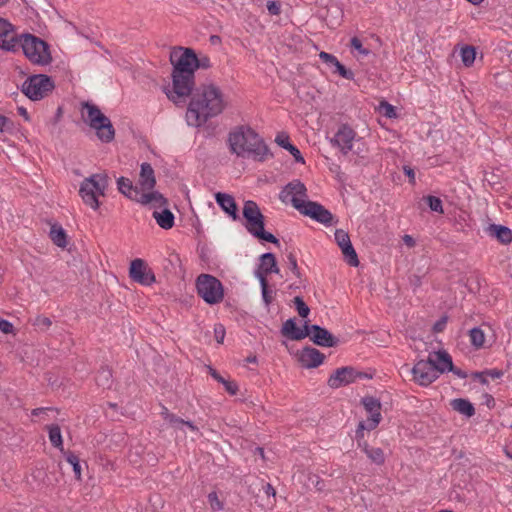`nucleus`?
I'll return each instance as SVG.
<instances>
[{"mask_svg":"<svg viewBox=\"0 0 512 512\" xmlns=\"http://www.w3.org/2000/svg\"><path fill=\"white\" fill-rule=\"evenodd\" d=\"M66 460L73 467L76 478L81 479V466L78 457L74 454H69Z\"/></svg>","mask_w":512,"mask_h":512,"instance_id":"nucleus-41","label":"nucleus"},{"mask_svg":"<svg viewBox=\"0 0 512 512\" xmlns=\"http://www.w3.org/2000/svg\"><path fill=\"white\" fill-rule=\"evenodd\" d=\"M297 358L304 368L311 369L320 366L325 360V355L315 348L305 347L297 353Z\"/></svg>","mask_w":512,"mask_h":512,"instance_id":"nucleus-20","label":"nucleus"},{"mask_svg":"<svg viewBox=\"0 0 512 512\" xmlns=\"http://www.w3.org/2000/svg\"><path fill=\"white\" fill-rule=\"evenodd\" d=\"M243 217L246 220V229L253 236L274 244L278 243V239L273 234L264 230V216L254 201L248 200L244 203Z\"/></svg>","mask_w":512,"mask_h":512,"instance_id":"nucleus-5","label":"nucleus"},{"mask_svg":"<svg viewBox=\"0 0 512 512\" xmlns=\"http://www.w3.org/2000/svg\"><path fill=\"white\" fill-rule=\"evenodd\" d=\"M309 332L307 337L319 346L323 347H334L337 345V339L326 329L318 326V325H309Z\"/></svg>","mask_w":512,"mask_h":512,"instance_id":"nucleus-21","label":"nucleus"},{"mask_svg":"<svg viewBox=\"0 0 512 512\" xmlns=\"http://www.w3.org/2000/svg\"><path fill=\"white\" fill-rule=\"evenodd\" d=\"M403 242L408 246V247H414L415 246V240L414 238L411 236V235H404L403 236Z\"/></svg>","mask_w":512,"mask_h":512,"instance_id":"nucleus-56","label":"nucleus"},{"mask_svg":"<svg viewBox=\"0 0 512 512\" xmlns=\"http://www.w3.org/2000/svg\"><path fill=\"white\" fill-rule=\"evenodd\" d=\"M267 9H268V12L271 15H278V14H280V4H279V2L269 1L267 3Z\"/></svg>","mask_w":512,"mask_h":512,"instance_id":"nucleus-50","label":"nucleus"},{"mask_svg":"<svg viewBox=\"0 0 512 512\" xmlns=\"http://www.w3.org/2000/svg\"><path fill=\"white\" fill-rule=\"evenodd\" d=\"M51 324V320L45 316H38L34 321V325L40 328L41 330H47L51 326Z\"/></svg>","mask_w":512,"mask_h":512,"instance_id":"nucleus-44","label":"nucleus"},{"mask_svg":"<svg viewBox=\"0 0 512 512\" xmlns=\"http://www.w3.org/2000/svg\"><path fill=\"white\" fill-rule=\"evenodd\" d=\"M184 428L189 429L191 432H194L197 434L199 433V429L192 422L184 421Z\"/></svg>","mask_w":512,"mask_h":512,"instance_id":"nucleus-58","label":"nucleus"},{"mask_svg":"<svg viewBox=\"0 0 512 512\" xmlns=\"http://www.w3.org/2000/svg\"><path fill=\"white\" fill-rule=\"evenodd\" d=\"M307 188L300 180L295 179L289 182L280 192L279 199L281 202L290 203L299 212L304 208L307 200Z\"/></svg>","mask_w":512,"mask_h":512,"instance_id":"nucleus-13","label":"nucleus"},{"mask_svg":"<svg viewBox=\"0 0 512 512\" xmlns=\"http://www.w3.org/2000/svg\"><path fill=\"white\" fill-rule=\"evenodd\" d=\"M275 142L282 148L286 149L287 150V147H289V145H291L290 141H289V136L284 133V132H281L279 134H277L276 138H275Z\"/></svg>","mask_w":512,"mask_h":512,"instance_id":"nucleus-45","label":"nucleus"},{"mask_svg":"<svg viewBox=\"0 0 512 512\" xmlns=\"http://www.w3.org/2000/svg\"><path fill=\"white\" fill-rule=\"evenodd\" d=\"M117 187L120 193L142 205L157 209L166 205V199L159 192H140L138 187H134L132 182L126 177H120L117 180Z\"/></svg>","mask_w":512,"mask_h":512,"instance_id":"nucleus-7","label":"nucleus"},{"mask_svg":"<svg viewBox=\"0 0 512 512\" xmlns=\"http://www.w3.org/2000/svg\"><path fill=\"white\" fill-rule=\"evenodd\" d=\"M54 89L53 80L45 74L30 76L22 84L21 91L32 101L46 97Z\"/></svg>","mask_w":512,"mask_h":512,"instance_id":"nucleus-10","label":"nucleus"},{"mask_svg":"<svg viewBox=\"0 0 512 512\" xmlns=\"http://www.w3.org/2000/svg\"><path fill=\"white\" fill-rule=\"evenodd\" d=\"M160 414H161L162 418H163L164 420H166V419H167V417H168L171 413L169 412V410H168L166 407H162V410H161V413H160Z\"/></svg>","mask_w":512,"mask_h":512,"instance_id":"nucleus-60","label":"nucleus"},{"mask_svg":"<svg viewBox=\"0 0 512 512\" xmlns=\"http://www.w3.org/2000/svg\"><path fill=\"white\" fill-rule=\"evenodd\" d=\"M9 124L8 118L3 115H0V132H3L7 129Z\"/></svg>","mask_w":512,"mask_h":512,"instance_id":"nucleus-57","label":"nucleus"},{"mask_svg":"<svg viewBox=\"0 0 512 512\" xmlns=\"http://www.w3.org/2000/svg\"><path fill=\"white\" fill-rule=\"evenodd\" d=\"M0 331L4 334H14V326L7 320H0Z\"/></svg>","mask_w":512,"mask_h":512,"instance_id":"nucleus-47","label":"nucleus"},{"mask_svg":"<svg viewBox=\"0 0 512 512\" xmlns=\"http://www.w3.org/2000/svg\"><path fill=\"white\" fill-rule=\"evenodd\" d=\"M172 83L163 88L167 98L175 104H183L195 85L194 76L172 73Z\"/></svg>","mask_w":512,"mask_h":512,"instance_id":"nucleus-9","label":"nucleus"},{"mask_svg":"<svg viewBox=\"0 0 512 512\" xmlns=\"http://www.w3.org/2000/svg\"><path fill=\"white\" fill-rule=\"evenodd\" d=\"M44 411L43 408H36L32 411V414L33 415H39L40 413H42Z\"/></svg>","mask_w":512,"mask_h":512,"instance_id":"nucleus-61","label":"nucleus"},{"mask_svg":"<svg viewBox=\"0 0 512 512\" xmlns=\"http://www.w3.org/2000/svg\"><path fill=\"white\" fill-rule=\"evenodd\" d=\"M319 58L330 68H333V73H338L341 77L352 80L354 73L342 65L339 60L332 54L327 52H320Z\"/></svg>","mask_w":512,"mask_h":512,"instance_id":"nucleus-25","label":"nucleus"},{"mask_svg":"<svg viewBox=\"0 0 512 512\" xmlns=\"http://www.w3.org/2000/svg\"><path fill=\"white\" fill-rule=\"evenodd\" d=\"M294 303L296 305V309L298 311V314L306 318L309 314V307L304 303V301L300 297H295Z\"/></svg>","mask_w":512,"mask_h":512,"instance_id":"nucleus-42","label":"nucleus"},{"mask_svg":"<svg viewBox=\"0 0 512 512\" xmlns=\"http://www.w3.org/2000/svg\"><path fill=\"white\" fill-rule=\"evenodd\" d=\"M426 201L429 205V208L432 211L438 212L440 214H442L444 212L443 206H442V201L440 198L435 197V196H428V197H426Z\"/></svg>","mask_w":512,"mask_h":512,"instance_id":"nucleus-40","label":"nucleus"},{"mask_svg":"<svg viewBox=\"0 0 512 512\" xmlns=\"http://www.w3.org/2000/svg\"><path fill=\"white\" fill-rule=\"evenodd\" d=\"M469 337H470L471 345L475 349H481L484 347L485 342H486V335L481 328H479V327L472 328L469 331Z\"/></svg>","mask_w":512,"mask_h":512,"instance_id":"nucleus-32","label":"nucleus"},{"mask_svg":"<svg viewBox=\"0 0 512 512\" xmlns=\"http://www.w3.org/2000/svg\"><path fill=\"white\" fill-rule=\"evenodd\" d=\"M153 218L156 220L157 224L163 229H170L174 225V215L167 208H164L161 211L155 210L153 212Z\"/></svg>","mask_w":512,"mask_h":512,"instance_id":"nucleus-30","label":"nucleus"},{"mask_svg":"<svg viewBox=\"0 0 512 512\" xmlns=\"http://www.w3.org/2000/svg\"><path fill=\"white\" fill-rule=\"evenodd\" d=\"M230 105L229 97L214 83L200 85L193 92L186 111L189 126L200 127L209 119L221 115Z\"/></svg>","mask_w":512,"mask_h":512,"instance_id":"nucleus-1","label":"nucleus"},{"mask_svg":"<svg viewBox=\"0 0 512 512\" xmlns=\"http://www.w3.org/2000/svg\"><path fill=\"white\" fill-rule=\"evenodd\" d=\"M170 61L173 66L172 73L194 76V72L201 66L196 54L192 49L178 47L172 50L170 54ZM208 60L202 63V66L207 67Z\"/></svg>","mask_w":512,"mask_h":512,"instance_id":"nucleus-8","label":"nucleus"},{"mask_svg":"<svg viewBox=\"0 0 512 512\" xmlns=\"http://www.w3.org/2000/svg\"><path fill=\"white\" fill-rule=\"evenodd\" d=\"M451 407L457 411L458 413L466 416L471 417L475 414V409L472 405V403L466 399L458 398L453 399L450 402Z\"/></svg>","mask_w":512,"mask_h":512,"instance_id":"nucleus-31","label":"nucleus"},{"mask_svg":"<svg viewBox=\"0 0 512 512\" xmlns=\"http://www.w3.org/2000/svg\"><path fill=\"white\" fill-rule=\"evenodd\" d=\"M488 232L501 243L508 244L512 241V232L508 227L492 224L488 227Z\"/></svg>","mask_w":512,"mask_h":512,"instance_id":"nucleus-29","label":"nucleus"},{"mask_svg":"<svg viewBox=\"0 0 512 512\" xmlns=\"http://www.w3.org/2000/svg\"><path fill=\"white\" fill-rule=\"evenodd\" d=\"M350 46L357 51L359 56L366 57L370 54V50L363 47L361 40L357 37L350 40Z\"/></svg>","mask_w":512,"mask_h":512,"instance_id":"nucleus-38","label":"nucleus"},{"mask_svg":"<svg viewBox=\"0 0 512 512\" xmlns=\"http://www.w3.org/2000/svg\"><path fill=\"white\" fill-rule=\"evenodd\" d=\"M490 375H491L492 377H497V378H498V377H500V376H501V372H499V371H491V372H490Z\"/></svg>","mask_w":512,"mask_h":512,"instance_id":"nucleus-63","label":"nucleus"},{"mask_svg":"<svg viewBox=\"0 0 512 512\" xmlns=\"http://www.w3.org/2000/svg\"><path fill=\"white\" fill-rule=\"evenodd\" d=\"M262 290V297L266 305H269L273 300L272 291L268 289L267 280L259 281Z\"/></svg>","mask_w":512,"mask_h":512,"instance_id":"nucleus-43","label":"nucleus"},{"mask_svg":"<svg viewBox=\"0 0 512 512\" xmlns=\"http://www.w3.org/2000/svg\"><path fill=\"white\" fill-rule=\"evenodd\" d=\"M214 337L219 344L223 343L224 338H225V328L223 325H221V324L215 325Z\"/></svg>","mask_w":512,"mask_h":512,"instance_id":"nucleus-46","label":"nucleus"},{"mask_svg":"<svg viewBox=\"0 0 512 512\" xmlns=\"http://www.w3.org/2000/svg\"><path fill=\"white\" fill-rule=\"evenodd\" d=\"M227 145L231 154L241 158H250L264 162L273 157L264 139L250 126L234 127L227 136Z\"/></svg>","mask_w":512,"mask_h":512,"instance_id":"nucleus-2","label":"nucleus"},{"mask_svg":"<svg viewBox=\"0 0 512 512\" xmlns=\"http://www.w3.org/2000/svg\"><path fill=\"white\" fill-rule=\"evenodd\" d=\"M208 499L213 509H219L221 507L216 493H210Z\"/></svg>","mask_w":512,"mask_h":512,"instance_id":"nucleus-53","label":"nucleus"},{"mask_svg":"<svg viewBox=\"0 0 512 512\" xmlns=\"http://www.w3.org/2000/svg\"><path fill=\"white\" fill-rule=\"evenodd\" d=\"M156 184V179L154 175V170L148 163H143L141 165V171L139 175V180L137 183L138 189H140V192H154L153 188Z\"/></svg>","mask_w":512,"mask_h":512,"instance_id":"nucleus-24","label":"nucleus"},{"mask_svg":"<svg viewBox=\"0 0 512 512\" xmlns=\"http://www.w3.org/2000/svg\"><path fill=\"white\" fill-rule=\"evenodd\" d=\"M362 404L369 416L365 422L359 423L357 434L362 433L364 430L375 429L382 420L381 403L379 400L374 397L366 396L362 399Z\"/></svg>","mask_w":512,"mask_h":512,"instance_id":"nucleus-14","label":"nucleus"},{"mask_svg":"<svg viewBox=\"0 0 512 512\" xmlns=\"http://www.w3.org/2000/svg\"><path fill=\"white\" fill-rule=\"evenodd\" d=\"M246 361L249 363H255L257 361V359L255 356H250L246 359Z\"/></svg>","mask_w":512,"mask_h":512,"instance_id":"nucleus-64","label":"nucleus"},{"mask_svg":"<svg viewBox=\"0 0 512 512\" xmlns=\"http://www.w3.org/2000/svg\"><path fill=\"white\" fill-rule=\"evenodd\" d=\"M129 276L132 280L141 285L149 286L155 282L153 272L142 259H134L130 263Z\"/></svg>","mask_w":512,"mask_h":512,"instance_id":"nucleus-16","label":"nucleus"},{"mask_svg":"<svg viewBox=\"0 0 512 512\" xmlns=\"http://www.w3.org/2000/svg\"><path fill=\"white\" fill-rule=\"evenodd\" d=\"M463 64L467 67L471 66L476 58V50L472 46H465L460 51Z\"/></svg>","mask_w":512,"mask_h":512,"instance_id":"nucleus-36","label":"nucleus"},{"mask_svg":"<svg viewBox=\"0 0 512 512\" xmlns=\"http://www.w3.org/2000/svg\"><path fill=\"white\" fill-rule=\"evenodd\" d=\"M49 440L51 444L59 449H63V440L61 435V430L58 425H50L48 426Z\"/></svg>","mask_w":512,"mask_h":512,"instance_id":"nucleus-34","label":"nucleus"},{"mask_svg":"<svg viewBox=\"0 0 512 512\" xmlns=\"http://www.w3.org/2000/svg\"><path fill=\"white\" fill-rule=\"evenodd\" d=\"M83 117L85 121L96 131L97 137L102 142H111L115 136V130L111 121L98 107L86 103L83 105Z\"/></svg>","mask_w":512,"mask_h":512,"instance_id":"nucleus-6","label":"nucleus"},{"mask_svg":"<svg viewBox=\"0 0 512 512\" xmlns=\"http://www.w3.org/2000/svg\"><path fill=\"white\" fill-rule=\"evenodd\" d=\"M288 263H289V269L295 274V275H298L299 272H298V266H297V261H296V258L293 254H289L288 255Z\"/></svg>","mask_w":512,"mask_h":512,"instance_id":"nucleus-51","label":"nucleus"},{"mask_svg":"<svg viewBox=\"0 0 512 512\" xmlns=\"http://www.w3.org/2000/svg\"><path fill=\"white\" fill-rule=\"evenodd\" d=\"M171 427L178 431L185 432L184 420L171 413L165 420Z\"/></svg>","mask_w":512,"mask_h":512,"instance_id":"nucleus-39","label":"nucleus"},{"mask_svg":"<svg viewBox=\"0 0 512 512\" xmlns=\"http://www.w3.org/2000/svg\"><path fill=\"white\" fill-rule=\"evenodd\" d=\"M364 452L368 456V458L374 463L381 465L385 461L384 452L380 448L369 447L368 445L364 446Z\"/></svg>","mask_w":512,"mask_h":512,"instance_id":"nucleus-35","label":"nucleus"},{"mask_svg":"<svg viewBox=\"0 0 512 512\" xmlns=\"http://www.w3.org/2000/svg\"><path fill=\"white\" fill-rule=\"evenodd\" d=\"M308 323L305 322L303 328H299L293 319H288L282 327V333L293 340H301L308 336Z\"/></svg>","mask_w":512,"mask_h":512,"instance_id":"nucleus-27","label":"nucleus"},{"mask_svg":"<svg viewBox=\"0 0 512 512\" xmlns=\"http://www.w3.org/2000/svg\"><path fill=\"white\" fill-rule=\"evenodd\" d=\"M361 376V373L356 372L351 367L339 368L329 377L328 385L329 387L336 389L353 383L358 377Z\"/></svg>","mask_w":512,"mask_h":512,"instance_id":"nucleus-19","label":"nucleus"},{"mask_svg":"<svg viewBox=\"0 0 512 512\" xmlns=\"http://www.w3.org/2000/svg\"><path fill=\"white\" fill-rule=\"evenodd\" d=\"M332 144L345 155L352 151L360 154L365 150L362 138L357 137V133L347 125H343L337 130L332 139Z\"/></svg>","mask_w":512,"mask_h":512,"instance_id":"nucleus-12","label":"nucleus"},{"mask_svg":"<svg viewBox=\"0 0 512 512\" xmlns=\"http://www.w3.org/2000/svg\"><path fill=\"white\" fill-rule=\"evenodd\" d=\"M377 111L383 116L393 119L397 117L396 108L386 101H381L377 107Z\"/></svg>","mask_w":512,"mask_h":512,"instance_id":"nucleus-37","label":"nucleus"},{"mask_svg":"<svg viewBox=\"0 0 512 512\" xmlns=\"http://www.w3.org/2000/svg\"><path fill=\"white\" fill-rule=\"evenodd\" d=\"M211 376L216 380L219 376V373H217L214 369H210Z\"/></svg>","mask_w":512,"mask_h":512,"instance_id":"nucleus-62","label":"nucleus"},{"mask_svg":"<svg viewBox=\"0 0 512 512\" xmlns=\"http://www.w3.org/2000/svg\"><path fill=\"white\" fill-rule=\"evenodd\" d=\"M287 150L293 155L294 159L299 163H304V158L302 157L299 149L295 147L294 145H289L287 147Z\"/></svg>","mask_w":512,"mask_h":512,"instance_id":"nucleus-49","label":"nucleus"},{"mask_svg":"<svg viewBox=\"0 0 512 512\" xmlns=\"http://www.w3.org/2000/svg\"><path fill=\"white\" fill-rule=\"evenodd\" d=\"M276 258L272 253H265L260 257V264L255 271V276L259 281L266 280L270 273H278Z\"/></svg>","mask_w":512,"mask_h":512,"instance_id":"nucleus-23","label":"nucleus"},{"mask_svg":"<svg viewBox=\"0 0 512 512\" xmlns=\"http://www.w3.org/2000/svg\"><path fill=\"white\" fill-rule=\"evenodd\" d=\"M301 214L311 217L312 219L323 223L325 225L332 222V214L325 209L322 205L309 201L305 204L304 208L300 211Z\"/></svg>","mask_w":512,"mask_h":512,"instance_id":"nucleus-22","label":"nucleus"},{"mask_svg":"<svg viewBox=\"0 0 512 512\" xmlns=\"http://www.w3.org/2000/svg\"><path fill=\"white\" fill-rule=\"evenodd\" d=\"M217 204L225 211L233 220L238 219L237 205L234 198L226 193L218 192L215 194Z\"/></svg>","mask_w":512,"mask_h":512,"instance_id":"nucleus-28","label":"nucleus"},{"mask_svg":"<svg viewBox=\"0 0 512 512\" xmlns=\"http://www.w3.org/2000/svg\"><path fill=\"white\" fill-rule=\"evenodd\" d=\"M265 493L267 495H272V496H275L276 492H275V489L270 485V484H267L266 487H265Z\"/></svg>","mask_w":512,"mask_h":512,"instance_id":"nucleus-59","label":"nucleus"},{"mask_svg":"<svg viewBox=\"0 0 512 512\" xmlns=\"http://www.w3.org/2000/svg\"><path fill=\"white\" fill-rule=\"evenodd\" d=\"M335 241L340 247L349 265L357 267L359 265V260L357 253L351 244L348 233L342 229H337L335 231Z\"/></svg>","mask_w":512,"mask_h":512,"instance_id":"nucleus-17","label":"nucleus"},{"mask_svg":"<svg viewBox=\"0 0 512 512\" xmlns=\"http://www.w3.org/2000/svg\"><path fill=\"white\" fill-rule=\"evenodd\" d=\"M403 171L409 177L410 182L412 184H415V172H414V170L411 167H409V166H404Z\"/></svg>","mask_w":512,"mask_h":512,"instance_id":"nucleus-54","label":"nucleus"},{"mask_svg":"<svg viewBox=\"0 0 512 512\" xmlns=\"http://www.w3.org/2000/svg\"><path fill=\"white\" fill-rule=\"evenodd\" d=\"M447 324V317H442L440 320H438L434 326L433 331L436 333L442 332Z\"/></svg>","mask_w":512,"mask_h":512,"instance_id":"nucleus-52","label":"nucleus"},{"mask_svg":"<svg viewBox=\"0 0 512 512\" xmlns=\"http://www.w3.org/2000/svg\"><path fill=\"white\" fill-rule=\"evenodd\" d=\"M412 373L415 382L422 386H428L439 377L437 369L428 359L418 361Z\"/></svg>","mask_w":512,"mask_h":512,"instance_id":"nucleus-15","label":"nucleus"},{"mask_svg":"<svg viewBox=\"0 0 512 512\" xmlns=\"http://www.w3.org/2000/svg\"><path fill=\"white\" fill-rule=\"evenodd\" d=\"M198 294L208 304L220 303L224 298V289L221 282L214 276L201 274L196 281Z\"/></svg>","mask_w":512,"mask_h":512,"instance_id":"nucleus-11","label":"nucleus"},{"mask_svg":"<svg viewBox=\"0 0 512 512\" xmlns=\"http://www.w3.org/2000/svg\"><path fill=\"white\" fill-rule=\"evenodd\" d=\"M428 360L435 366V369L438 371V375L453 370L452 358L446 351L442 350L430 353Z\"/></svg>","mask_w":512,"mask_h":512,"instance_id":"nucleus-26","label":"nucleus"},{"mask_svg":"<svg viewBox=\"0 0 512 512\" xmlns=\"http://www.w3.org/2000/svg\"><path fill=\"white\" fill-rule=\"evenodd\" d=\"M18 41L19 37H17L13 25L0 17V48L6 51H14Z\"/></svg>","mask_w":512,"mask_h":512,"instance_id":"nucleus-18","label":"nucleus"},{"mask_svg":"<svg viewBox=\"0 0 512 512\" xmlns=\"http://www.w3.org/2000/svg\"><path fill=\"white\" fill-rule=\"evenodd\" d=\"M50 238L58 247L64 248L67 245L66 233L61 227L52 226L50 230Z\"/></svg>","mask_w":512,"mask_h":512,"instance_id":"nucleus-33","label":"nucleus"},{"mask_svg":"<svg viewBox=\"0 0 512 512\" xmlns=\"http://www.w3.org/2000/svg\"><path fill=\"white\" fill-rule=\"evenodd\" d=\"M226 391L231 394V395H235L237 392H238V385L236 382L234 381H231V380H226L224 383H223Z\"/></svg>","mask_w":512,"mask_h":512,"instance_id":"nucleus-48","label":"nucleus"},{"mask_svg":"<svg viewBox=\"0 0 512 512\" xmlns=\"http://www.w3.org/2000/svg\"><path fill=\"white\" fill-rule=\"evenodd\" d=\"M109 185L108 175L96 173L83 179L79 186V196L83 203L96 211L100 208V197H104Z\"/></svg>","mask_w":512,"mask_h":512,"instance_id":"nucleus-3","label":"nucleus"},{"mask_svg":"<svg viewBox=\"0 0 512 512\" xmlns=\"http://www.w3.org/2000/svg\"><path fill=\"white\" fill-rule=\"evenodd\" d=\"M17 111H18L19 115L24 118L25 121L29 122L31 120L30 115L26 108L19 106L17 108Z\"/></svg>","mask_w":512,"mask_h":512,"instance_id":"nucleus-55","label":"nucleus"},{"mask_svg":"<svg viewBox=\"0 0 512 512\" xmlns=\"http://www.w3.org/2000/svg\"><path fill=\"white\" fill-rule=\"evenodd\" d=\"M18 44L25 57L35 65L45 66L51 63L52 57L48 44L32 34L19 36Z\"/></svg>","mask_w":512,"mask_h":512,"instance_id":"nucleus-4","label":"nucleus"}]
</instances>
